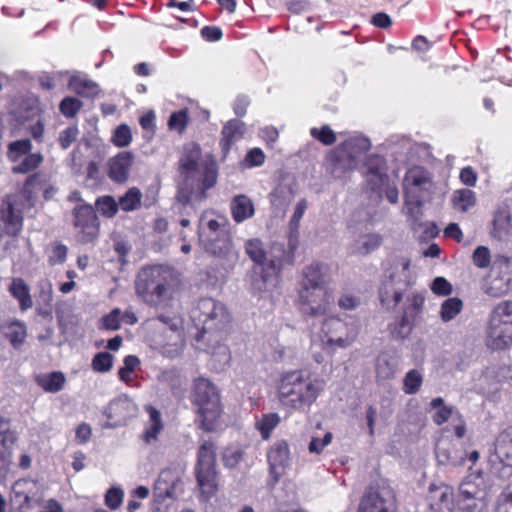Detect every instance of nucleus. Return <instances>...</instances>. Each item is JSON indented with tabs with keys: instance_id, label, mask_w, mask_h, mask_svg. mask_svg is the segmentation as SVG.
<instances>
[{
	"instance_id": "5701e85b",
	"label": "nucleus",
	"mask_w": 512,
	"mask_h": 512,
	"mask_svg": "<svg viewBox=\"0 0 512 512\" xmlns=\"http://www.w3.org/2000/svg\"><path fill=\"white\" fill-rule=\"evenodd\" d=\"M182 491V482L173 469H164L159 474L154 486V494L158 499L177 498Z\"/></svg>"
},
{
	"instance_id": "dca6fc26",
	"label": "nucleus",
	"mask_w": 512,
	"mask_h": 512,
	"mask_svg": "<svg viewBox=\"0 0 512 512\" xmlns=\"http://www.w3.org/2000/svg\"><path fill=\"white\" fill-rule=\"evenodd\" d=\"M430 407L435 410L432 419L433 422L441 426L447 421L451 420V423L446 428L453 431L457 437H464L466 433V422L461 413L453 406L446 405L444 399L436 397L431 400Z\"/></svg>"
},
{
	"instance_id": "393cba45",
	"label": "nucleus",
	"mask_w": 512,
	"mask_h": 512,
	"mask_svg": "<svg viewBox=\"0 0 512 512\" xmlns=\"http://www.w3.org/2000/svg\"><path fill=\"white\" fill-rule=\"evenodd\" d=\"M134 162L131 152L123 151L111 157L107 162V174L116 183H125L130 175V169Z\"/></svg>"
},
{
	"instance_id": "a18cd8bd",
	"label": "nucleus",
	"mask_w": 512,
	"mask_h": 512,
	"mask_svg": "<svg viewBox=\"0 0 512 512\" xmlns=\"http://www.w3.org/2000/svg\"><path fill=\"white\" fill-rule=\"evenodd\" d=\"M211 361L214 369L218 371L224 370L231 361V352L228 346L225 344L217 345L212 353Z\"/></svg>"
},
{
	"instance_id": "473e14b6",
	"label": "nucleus",
	"mask_w": 512,
	"mask_h": 512,
	"mask_svg": "<svg viewBox=\"0 0 512 512\" xmlns=\"http://www.w3.org/2000/svg\"><path fill=\"white\" fill-rule=\"evenodd\" d=\"M35 382L47 393H57L65 385V375L60 371L39 374L35 376Z\"/></svg>"
},
{
	"instance_id": "ea45409f",
	"label": "nucleus",
	"mask_w": 512,
	"mask_h": 512,
	"mask_svg": "<svg viewBox=\"0 0 512 512\" xmlns=\"http://www.w3.org/2000/svg\"><path fill=\"white\" fill-rule=\"evenodd\" d=\"M279 423L280 416L277 413H268L262 415V417L255 422V427L260 432L262 439L268 440L272 431Z\"/></svg>"
},
{
	"instance_id": "864d4df0",
	"label": "nucleus",
	"mask_w": 512,
	"mask_h": 512,
	"mask_svg": "<svg viewBox=\"0 0 512 512\" xmlns=\"http://www.w3.org/2000/svg\"><path fill=\"white\" fill-rule=\"evenodd\" d=\"M243 450L240 447H228L223 452V462L226 467L234 468L243 459Z\"/></svg>"
},
{
	"instance_id": "20e7f679",
	"label": "nucleus",
	"mask_w": 512,
	"mask_h": 512,
	"mask_svg": "<svg viewBox=\"0 0 512 512\" xmlns=\"http://www.w3.org/2000/svg\"><path fill=\"white\" fill-rule=\"evenodd\" d=\"M40 176L35 173L30 175L23 189L16 195H9L3 202L0 210V218L7 234L16 236L22 229L23 209L32 208L35 203V195L31 187L39 184Z\"/></svg>"
},
{
	"instance_id": "423d86ee",
	"label": "nucleus",
	"mask_w": 512,
	"mask_h": 512,
	"mask_svg": "<svg viewBox=\"0 0 512 512\" xmlns=\"http://www.w3.org/2000/svg\"><path fill=\"white\" fill-rule=\"evenodd\" d=\"M245 252L254 262L252 285L276 286L282 269V261L278 256L267 259L263 242L258 239H250L245 243Z\"/></svg>"
},
{
	"instance_id": "a19ab883",
	"label": "nucleus",
	"mask_w": 512,
	"mask_h": 512,
	"mask_svg": "<svg viewBox=\"0 0 512 512\" xmlns=\"http://www.w3.org/2000/svg\"><path fill=\"white\" fill-rule=\"evenodd\" d=\"M388 329L393 338L405 339L413 330V321L405 314L389 324Z\"/></svg>"
},
{
	"instance_id": "2f4dec72",
	"label": "nucleus",
	"mask_w": 512,
	"mask_h": 512,
	"mask_svg": "<svg viewBox=\"0 0 512 512\" xmlns=\"http://www.w3.org/2000/svg\"><path fill=\"white\" fill-rule=\"evenodd\" d=\"M511 229L510 213L506 207H500L496 210L491 236L499 241L507 239Z\"/></svg>"
},
{
	"instance_id": "5fc2aeb1",
	"label": "nucleus",
	"mask_w": 512,
	"mask_h": 512,
	"mask_svg": "<svg viewBox=\"0 0 512 512\" xmlns=\"http://www.w3.org/2000/svg\"><path fill=\"white\" fill-rule=\"evenodd\" d=\"M310 134L324 145H332L336 142V135L328 125H324L320 129L312 128Z\"/></svg>"
},
{
	"instance_id": "c03bdc74",
	"label": "nucleus",
	"mask_w": 512,
	"mask_h": 512,
	"mask_svg": "<svg viewBox=\"0 0 512 512\" xmlns=\"http://www.w3.org/2000/svg\"><path fill=\"white\" fill-rule=\"evenodd\" d=\"M32 143L29 139H21L11 142L8 146V158L12 162H18L20 159L30 153Z\"/></svg>"
},
{
	"instance_id": "6e6d98bb",
	"label": "nucleus",
	"mask_w": 512,
	"mask_h": 512,
	"mask_svg": "<svg viewBox=\"0 0 512 512\" xmlns=\"http://www.w3.org/2000/svg\"><path fill=\"white\" fill-rule=\"evenodd\" d=\"M121 326V310L113 309L109 314L101 319L100 328L106 330H118Z\"/></svg>"
},
{
	"instance_id": "49530a36",
	"label": "nucleus",
	"mask_w": 512,
	"mask_h": 512,
	"mask_svg": "<svg viewBox=\"0 0 512 512\" xmlns=\"http://www.w3.org/2000/svg\"><path fill=\"white\" fill-rule=\"evenodd\" d=\"M463 308L462 301L457 298H448L441 305V319L445 322H448L456 317L460 313Z\"/></svg>"
},
{
	"instance_id": "79ce46f5",
	"label": "nucleus",
	"mask_w": 512,
	"mask_h": 512,
	"mask_svg": "<svg viewBox=\"0 0 512 512\" xmlns=\"http://www.w3.org/2000/svg\"><path fill=\"white\" fill-rule=\"evenodd\" d=\"M5 335L10 344L17 349L25 342L27 336L26 326L19 321L12 322L7 326Z\"/></svg>"
},
{
	"instance_id": "c9c22d12",
	"label": "nucleus",
	"mask_w": 512,
	"mask_h": 512,
	"mask_svg": "<svg viewBox=\"0 0 512 512\" xmlns=\"http://www.w3.org/2000/svg\"><path fill=\"white\" fill-rule=\"evenodd\" d=\"M231 211L233 219L240 223L254 215V205L247 196L238 195L232 201Z\"/></svg>"
},
{
	"instance_id": "ddd939ff",
	"label": "nucleus",
	"mask_w": 512,
	"mask_h": 512,
	"mask_svg": "<svg viewBox=\"0 0 512 512\" xmlns=\"http://www.w3.org/2000/svg\"><path fill=\"white\" fill-rule=\"evenodd\" d=\"M179 284L180 273L165 265L144 267L136 278V288H173Z\"/></svg>"
},
{
	"instance_id": "2eb2a0df",
	"label": "nucleus",
	"mask_w": 512,
	"mask_h": 512,
	"mask_svg": "<svg viewBox=\"0 0 512 512\" xmlns=\"http://www.w3.org/2000/svg\"><path fill=\"white\" fill-rule=\"evenodd\" d=\"M395 497L389 487H370L363 494L357 512H394Z\"/></svg>"
},
{
	"instance_id": "9d476101",
	"label": "nucleus",
	"mask_w": 512,
	"mask_h": 512,
	"mask_svg": "<svg viewBox=\"0 0 512 512\" xmlns=\"http://www.w3.org/2000/svg\"><path fill=\"white\" fill-rule=\"evenodd\" d=\"M486 491L480 476L470 475L463 480L456 496L458 512H483Z\"/></svg>"
},
{
	"instance_id": "e433bc0d",
	"label": "nucleus",
	"mask_w": 512,
	"mask_h": 512,
	"mask_svg": "<svg viewBox=\"0 0 512 512\" xmlns=\"http://www.w3.org/2000/svg\"><path fill=\"white\" fill-rule=\"evenodd\" d=\"M216 449L212 442L205 441L198 450L196 469H215Z\"/></svg>"
},
{
	"instance_id": "f03ea898",
	"label": "nucleus",
	"mask_w": 512,
	"mask_h": 512,
	"mask_svg": "<svg viewBox=\"0 0 512 512\" xmlns=\"http://www.w3.org/2000/svg\"><path fill=\"white\" fill-rule=\"evenodd\" d=\"M325 386V380L307 368L287 371L280 377L278 397L284 406L307 412Z\"/></svg>"
},
{
	"instance_id": "0eeeda50",
	"label": "nucleus",
	"mask_w": 512,
	"mask_h": 512,
	"mask_svg": "<svg viewBox=\"0 0 512 512\" xmlns=\"http://www.w3.org/2000/svg\"><path fill=\"white\" fill-rule=\"evenodd\" d=\"M192 401L198 407L200 427L208 432L213 431L221 415L216 387L206 378H197L194 381Z\"/></svg>"
},
{
	"instance_id": "a878e982",
	"label": "nucleus",
	"mask_w": 512,
	"mask_h": 512,
	"mask_svg": "<svg viewBox=\"0 0 512 512\" xmlns=\"http://www.w3.org/2000/svg\"><path fill=\"white\" fill-rule=\"evenodd\" d=\"M245 130V123L238 119H232L223 126L220 146L224 157L229 153L232 146L243 138Z\"/></svg>"
},
{
	"instance_id": "37998d69",
	"label": "nucleus",
	"mask_w": 512,
	"mask_h": 512,
	"mask_svg": "<svg viewBox=\"0 0 512 512\" xmlns=\"http://www.w3.org/2000/svg\"><path fill=\"white\" fill-rule=\"evenodd\" d=\"M142 193L136 188L132 187L128 189V191L120 197L119 199V207L124 211H134L140 208L141 206Z\"/></svg>"
},
{
	"instance_id": "6ab92c4d",
	"label": "nucleus",
	"mask_w": 512,
	"mask_h": 512,
	"mask_svg": "<svg viewBox=\"0 0 512 512\" xmlns=\"http://www.w3.org/2000/svg\"><path fill=\"white\" fill-rule=\"evenodd\" d=\"M406 195L415 198L417 207L422 204L425 192L431 187V178L427 171L421 168H413L404 178Z\"/></svg>"
},
{
	"instance_id": "603ef678",
	"label": "nucleus",
	"mask_w": 512,
	"mask_h": 512,
	"mask_svg": "<svg viewBox=\"0 0 512 512\" xmlns=\"http://www.w3.org/2000/svg\"><path fill=\"white\" fill-rule=\"evenodd\" d=\"M494 512H512V482L498 496Z\"/></svg>"
},
{
	"instance_id": "8fccbe9b",
	"label": "nucleus",
	"mask_w": 512,
	"mask_h": 512,
	"mask_svg": "<svg viewBox=\"0 0 512 512\" xmlns=\"http://www.w3.org/2000/svg\"><path fill=\"white\" fill-rule=\"evenodd\" d=\"M113 360L114 357L110 353L99 352L93 357L91 367L95 372L106 373L112 369Z\"/></svg>"
},
{
	"instance_id": "69168bd1",
	"label": "nucleus",
	"mask_w": 512,
	"mask_h": 512,
	"mask_svg": "<svg viewBox=\"0 0 512 512\" xmlns=\"http://www.w3.org/2000/svg\"><path fill=\"white\" fill-rule=\"evenodd\" d=\"M187 124V113L185 110H181L173 113L169 118V128L182 132Z\"/></svg>"
},
{
	"instance_id": "052dcab7",
	"label": "nucleus",
	"mask_w": 512,
	"mask_h": 512,
	"mask_svg": "<svg viewBox=\"0 0 512 512\" xmlns=\"http://www.w3.org/2000/svg\"><path fill=\"white\" fill-rule=\"evenodd\" d=\"M82 103L73 97H66L60 103V111L66 117H74L81 109Z\"/></svg>"
},
{
	"instance_id": "a211bd4d",
	"label": "nucleus",
	"mask_w": 512,
	"mask_h": 512,
	"mask_svg": "<svg viewBox=\"0 0 512 512\" xmlns=\"http://www.w3.org/2000/svg\"><path fill=\"white\" fill-rule=\"evenodd\" d=\"M267 461L270 474L275 481H278L291 462L290 449L287 441H275L267 450Z\"/></svg>"
},
{
	"instance_id": "cd10ccee",
	"label": "nucleus",
	"mask_w": 512,
	"mask_h": 512,
	"mask_svg": "<svg viewBox=\"0 0 512 512\" xmlns=\"http://www.w3.org/2000/svg\"><path fill=\"white\" fill-rule=\"evenodd\" d=\"M145 411L148 413L149 419L145 424L142 439L145 443L151 444L158 440L160 433L164 428L162 416L159 410L152 405H147Z\"/></svg>"
},
{
	"instance_id": "1a4fd4ad",
	"label": "nucleus",
	"mask_w": 512,
	"mask_h": 512,
	"mask_svg": "<svg viewBox=\"0 0 512 512\" xmlns=\"http://www.w3.org/2000/svg\"><path fill=\"white\" fill-rule=\"evenodd\" d=\"M190 317L204 333L223 330L230 322L226 307L212 298L200 299L191 309Z\"/></svg>"
},
{
	"instance_id": "4be33fe9",
	"label": "nucleus",
	"mask_w": 512,
	"mask_h": 512,
	"mask_svg": "<svg viewBox=\"0 0 512 512\" xmlns=\"http://www.w3.org/2000/svg\"><path fill=\"white\" fill-rule=\"evenodd\" d=\"M328 294L325 290H300L298 306L302 313L320 315L327 311Z\"/></svg>"
},
{
	"instance_id": "774afa93",
	"label": "nucleus",
	"mask_w": 512,
	"mask_h": 512,
	"mask_svg": "<svg viewBox=\"0 0 512 512\" xmlns=\"http://www.w3.org/2000/svg\"><path fill=\"white\" fill-rule=\"evenodd\" d=\"M264 160L265 155L259 148L251 149L245 157V161L249 167L261 166L264 163Z\"/></svg>"
},
{
	"instance_id": "4d7b16f0",
	"label": "nucleus",
	"mask_w": 512,
	"mask_h": 512,
	"mask_svg": "<svg viewBox=\"0 0 512 512\" xmlns=\"http://www.w3.org/2000/svg\"><path fill=\"white\" fill-rule=\"evenodd\" d=\"M124 491L120 487H111L105 494V504L112 510H116L123 502Z\"/></svg>"
},
{
	"instance_id": "c756f323",
	"label": "nucleus",
	"mask_w": 512,
	"mask_h": 512,
	"mask_svg": "<svg viewBox=\"0 0 512 512\" xmlns=\"http://www.w3.org/2000/svg\"><path fill=\"white\" fill-rule=\"evenodd\" d=\"M303 288H321L329 283V276L325 266L312 264L303 271Z\"/></svg>"
},
{
	"instance_id": "f3484780",
	"label": "nucleus",
	"mask_w": 512,
	"mask_h": 512,
	"mask_svg": "<svg viewBox=\"0 0 512 512\" xmlns=\"http://www.w3.org/2000/svg\"><path fill=\"white\" fill-rule=\"evenodd\" d=\"M137 406L127 395H121L108 404L105 415L110 421V427H117L126 424L137 414Z\"/></svg>"
},
{
	"instance_id": "0e129e2a",
	"label": "nucleus",
	"mask_w": 512,
	"mask_h": 512,
	"mask_svg": "<svg viewBox=\"0 0 512 512\" xmlns=\"http://www.w3.org/2000/svg\"><path fill=\"white\" fill-rule=\"evenodd\" d=\"M308 207L306 199H301L295 206L294 213L290 220L291 231H297L300 225V221Z\"/></svg>"
},
{
	"instance_id": "3c124183",
	"label": "nucleus",
	"mask_w": 512,
	"mask_h": 512,
	"mask_svg": "<svg viewBox=\"0 0 512 512\" xmlns=\"http://www.w3.org/2000/svg\"><path fill=\"white\" fill-rule=\"evenodd\" d=\"M29 484L26 480H18L12 487V500L19 502L21 508L28 507L30 503V496L25 489V486Z\"/></svg>"
},
{
	"instance_id": "7c9ffc66",
	"label": "nucleus",
	"mask_w": 512,
	"mask_h": 512,
	"mask_svg": "<svg viewBox=\"0 0 512 512\" xmlns=\"http://www.w3.org/2000/svg\"><path fill=\"white\" fill-rule=\"evenodd\" d=\"M494 452L500 462L512 466V427L499 433L494 443Z\"/></svg>"
},
{
	"instance_id": "72a5a7b5",
	"label": "nucleus",
	"mask_w": 512,
	"mask_h": 512,
	"mask_svg": "<svg viewBox=\"0 0 512 512\" xmlns=\"http://www.w3.org/2000/svg\"><path fill=\"white\" fill-rule=\"evenodd\" d=\"M69 88L77 95L86 98H94L99 93V87L94 81L82 76H71Z\"/></svg>"
},
{
	"instance_id": "6e6552de",
	"label": "nucleus",
	"mask_w": 512,
	"mask_h": 512,
	"mask_svg": "<svg viewBox=\"0 0 512 512\" xmlns=\"http://www.w3.org/2000/svg\"><path fill=\"white\" fill-rule=\"evenodd\" d=\"M488 348L501 351L512 346V300L498 303L492 310L487 329Z\"/></svg>"
},
{
	"instance_id": "7ed1b4c3",
	"label": "nucleus",
	"mask_w": 512,
	"mask_h": 512,
	"mask_svg": "<svg viewBox=\"0 0 512 512\" xmlns=\"http://www.w3.org/2000/svg\"><path fill=\"white\" fill-rule=\"evenodd\" d=\"M180 173L184 180L178 187L177 201L183 205L189 204L195 187L198 190L195 198L201 201L206 197L205 191L216 183V176L212 171L205 170L204 174L200 171L199 147H194L181 157Z\"/></svg>"
},
{
	"instance_id": "e2e57ef3",
	"label": "nucleus",
	"mask_w": 512,
	"mask_h": 512,
	"mask_svg": "<svg viewBox=\"0 0 512 512\" xmlns=\"http://www.w3.org/2000/svg\"><path fill=\"white\" fill-rule=\"evenodd\" d=\"M79 130L75 126H70L64 129L59 134V144L61 148L67 149L73 142L76 141Z\"/></svg>"
},
{
	"instance_id": "338daca9",
	"label": "nucleus",
	"mask_w": 512,
	"mask_h": 512,
	"mask_svg": "<svg viewBox=\"0 0 512 512\" xmlns=\"http://www.w3.org/2000/svg\"><path fill=\"white\" fill-rule=\"evenodd\" d=\"M332 438L333 436L330 432H327L322 439L313 437L309 443V452L320 454L323 449L331 443Z\"/></svg>"
},
{
	"instance_id": "aec40b11",
	"label": "nucleus",
	"mask_w": 512,
	"mask_h": 512,
	"mask_svg": "<svg viewBox=\"0 0 512 512\" xmlns=\"http://www.w3.org/2000/svg\"><path fill=\"white\" fill-rule=\"evenodd\" d=\"M430 512H453L456 498L453 488L447 484H431L427 496Z\"/></svg>"
},
{
	"instance_id": "9b49d317",
	"label": "nucleus",
	"mask_w": 512,
	"mask_h": 512,
	"mask_svg": "<svg viewBox=\"0 0 512 512\" xmlns=\"http://www.w3.org/2000/svg\"><path fill=\"white\" fill-rule=\"evenodd\" d=\"M319 338L323 349L329 352L336 348H347L354 340L353 329L343 320L330 317L323 321Z\"/></svg>"
},
{
	"instance_id": "412c9836",
	"label": "nucleus",
	"mask_w": 512,
	"mask_h": 512,
	"mask_svg": "<svg viewBox=\"0 0 512 512\" xmlns=\"http://www.w3.org/2000/svg\"><path fill=\"white\" fill-rule=\"evenodd\" d=\"M17 440L16 433L10 429L9 422L0 420V484L6 479L11 464L12 447Z\"/></svg>"
},
{
	"instance_id": "4468645a",
	"label": "nucleus",
	"mask_w": 512,
	"mask_h": 512,
	"mask_svg": "<svg viewBox=\"0 0 512 512\" xmlns=\"http://www.w3.org/2000/svg\"><path fill=\"white\" fill-rule=\"evenodd\" d=\"M72 214L73 226L76 230L75 238L83 244L94 242L99 233L98 217L90 205L76 206Z\"/></svg>"
},
{
	"instance_id": "bb28decb",
	"label": "nucleus",
	"mask_w": 512,
	"mask_h": 512,
	"mask_svg": "<svg viewBox=\"0 0 512 512\" xmlns=\"http://www.w3.org/2000/svg\"><path fill=\"white\" fill-rule=\"evenodd\" d=\"M349 228L354 237L353 242L349 246L350 253L353 255H368L382 243V237L377 233H366L356 236L352 227L350 226Z\"/></svg>"
},
{
	"instance_id": "13d9d810",
	"label": "nucleus",
	"mask_w": 512,
	"mask_h": 512,
	"mask_svg": "<svg viewBox=\"0 0 512 512\" xmlns=\"http://www.w3.org/2000/svg\"><path fill=\"white\" fill-rule=\"evenodd\" d=\"M132 141V134L130 128L122 124L118 126L113 135V143L118 147H126Z\"/></svg>"
},
{
	"instance_id": "680f3d73",
	"label": "nucleus",
	"mask_w": 512,
	"mask_h": 512,
	"mask_svg": "<svg viewBox=\"0 0 512 512\" xmlns=\"http://www.w3.org/2000/svg\"><path fill=\"white\" fill-rule=\"evenodd\" d=\"M402 298V293L397 290L385 289L380 294V300L383 306L387 309H391L396 306Z\"/></svg>"
},
{
	"instance_id": "09e8293b",
	"label": "nucleus",
	"mask_w": 512,
	"mask_h": 512,
	"mask_svg": "<svg viewBox=\"0 0 512 512\" xmlns=\"http://www.w3.org/2000/svg\"><path fill=\"white\" fill-rule=\"evenodd\" d=\"M96 208L101 215L112 218L118 212L119 204L112 196L106 195L97 199Z\"/></svg>"
},
{
	"instance_id": "f8f14e48",
	"label": "nucleus",
	"mask_w": 512,
	"mask_h": 512,
	"mask_svg": "<svg viewBox=\"0 0 512 512\" xmlns=\"http://www.w3.org/2000/svg\"><path fill=\"white\" fill-rule=\"evenodd\" d=\"M449 428H443L435 445V455L439 465L461 466L467 458L463 437L451 438Z\"/></svg>"
},
{
	"instance_id": "f257e3e1",
	"label": "nucleus",
	"mask_w": 512,
	"mask_h": 512,
	"mask_svg": "<svg viewBox=\"0 0 512 512\" xmlns=\"http://www.w3.org/2000/svg\"><path fill=\"white\" fill-rule=\"evenodd\" d=\"M137 296L150 307L163 311L146 321L148 337L155 349L168 358L179 356L184 347L183 322L174 311L179 300L174 290H136Z\"/></svg>"
},
{
	"instance_id": "b1692460",
	"label": "nucleus",
	"mask_w": 512,
	"mask_h": 512,
	"mask_svg": "<svg viewBox=\"0 0 512 512\" xmlns=\"http://www.w3.org/2000/svg\"><path fill=\"white\" fill-rule=\"evenodd\" d=\"M410 259L405 257L395 258L390 266L384 271V284L385 285H415L413 277L409 271Z\"/></svg>"
},
{
	"instance_id": "c85d7f7f",
	"label": "nucleus",
	"mask_w": 512,
	"mask_h": 512,
	"mask_svg": "<svg viewBox=\"0 0 512 512\" xmlns=\"http://www.w3.org/2000/svg\"><path fill=\"white\" fill-rule=\"evenodd\" d=\"M399 368V357L394 353L383 352L376 361V376L379 380L394 378Z\"/></svg>"
},
{
	"instance_id": "de8ad7c7",
	"label": "nucleus",
	"mask_w": 512,
	"mask_h": 512,
	"mask_svg": "<svg viewBox=\"0 0 512 512\" xmlns=\"http://www.w3.org/2000/svg\"><path fill=\"white\" fill-rule=\"evenodd\" d=\"M423 383V376L419 370L412 369L408 371L403 379V391L412 395L417 393Z\"/></svg>"
},
{
	"instance_id": "39448f33",
	"label": "nucleus",
	"mask_w": 512,
	"mask_h": 512,
	"mask_svg": "<svg viewBox=\"0 0 512 512\" xmlns=\"http://www.w3.org/2000/svg\"><path fill=\"white\" fill-rule=\"evenodd\" d=\"M370 141L363 136L347 139L327 156L326 170L334 178H341L356 168L360 157L370 149Z\"/></svg>"
},
{
	"instance_id": "bf43d9fd",
	"label": "nucleus",
	"mask_w": 512,
	"mask_h": 512,
	"mask_svg": "<svg viewBox=\"0 0 512 512\" xmlns=\"http://www.w3.org/2000/svg\"><path fill=\"white\" fill-rule=\"evenodd\" d=\"M473 263L478 268L484 269L490 265L491 254L486 246H478L472 255Z\"/></svg>"
},
{
	"instance_id": "f704fd0d",
	"label": "nucleus",
	"mask_w": 512,
	"mask_h": 512,
	"mask_svg": "<svg viewBox=\"0 0 512 512\" xmlns=\"http://www.w3.org/2000/svg\"><path fill=\"white\" fill-rule=\"evenodd\" d=\"M196 477L204 498L209 499L212 497L217 490L215 469H196Z\"/></svg>"
},
{
	"instance_id": "4c0bfd02",
	"label": "nucleus",
	"mask_w": 512,
	"mask_h": 512,
	"mask_svg": "<svg viewBox=\"0 0 512 512\" xmlns=\"http://www.w3.org/2000/svg\"><path fill=\"white\" fill-rule=\"evenodd\" d=\"M453 207L461 212H467L476 204L475 193L467 188L454 191L452 197Z\"/></svg>"
},
{
	"instance_id": "58836bf2",
	"label": "nucleus",
	"mask_w": 512,
	"mask_h": 512,
	"mask_svg": "<svg viewBox=\"0 0 512 512\" xmlns=\"http://www.w3.org/2000/svg\"><path fill=\"white\" fill-rule=\"evenodd\" d=\"M44 158L41 153H29L26 156L22 157L17 164L12 167L13 173H21L26 174L36 170Z\"/></svg>"
}]
</instances>
